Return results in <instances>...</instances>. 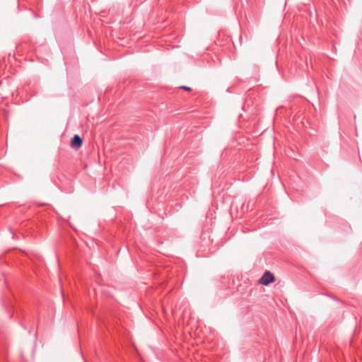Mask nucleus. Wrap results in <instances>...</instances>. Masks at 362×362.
<instances>
[{"mask_svg": "<svg viewBox=\"0 0 362 362\" xmlns=\"http://www.w3.org/2000/svg\"><path fill=\"white\" fill-rule=\"evenodd\" d=\"M275 281L274 274L269 271H266L259 280V283L264 286H268Z\"/></svg>", "mask_w": 362, "mask_h": 362, "instance_id": "f257e3e1", "label": "nucleus"}, {"mask_svg": "<svg viewBox=\"0 0 362 362\" xmlns=\"http://www.w3.org/2000/svg\"><path fill=\"white\" fill-rule=\"evenodd\" d=\"M83 143L82 139L78 135H74L71 139V145L75 149L79 148Z\"/></svg>", "mask_w": 362, "mask_h": 362, "instance_id": "f03ea898", "label": "nucleus"}, {"mask_svg": "<svg viewBox=\"0 0 362 362\" xmlns=\"http://www.w3.org/2000/svg\"><path fill=\"white\" fill-rule=\"evenodd\" d=\"M180 88L186 90H190V88H189L187 86H181Z\"/></svg>", "mask_w": 362, "mask_h": 362, "instance_id": "7ed1b4c3", "label": "nucleus"}]
</instances>
